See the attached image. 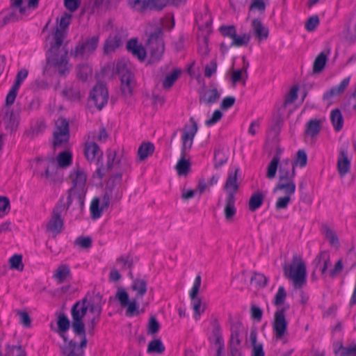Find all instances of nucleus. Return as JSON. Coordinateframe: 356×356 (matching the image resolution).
Masks as SVG:
<instances>
[{
  "instance_id": "obj_1",
  "label": "nucleus",
  "mask_w": 356,
  "mask_h": 356,
  "mask_svg": "<svg viewBox=\"0 0 356 356\" xmlns=\"http://www.w3.org/2000/svg\"><path fill=\"white\" fill-rule=\"evenodd\" d=\"M70 14L65 13L60 19L57 26L49 39L50 48L47 54V65L44 72L53 68L61 76H65L70 71L67 60V50L62 47L67 36V29L71 22Z\"/></svg>"
},
{
  "instance_id": "obj_2",
  "label": "nucleus",
  "mask_w": 356,
  "mask_h": 356,
  "mask_svg": "<svg viewBox=\"0 0 356 356\" xmlns=\"http://www.w3.org/2000/svg\"><path fill=\"white\" fill-rule=\"evenodd\" d=\"M284 276L292 282L295 289H301L307 284L306 265L302 259L295 254L289 264L283 266Z\"/></svg>"
},
{
  "instance_id": "obj_3",
  "label": "nucleus",
  "mask_w": 356,
  "mask_h": 356,
  "mask_svg": "<svg viewBox=\"0 0 356 356\" xmlns=\"http://www.w3.org/2000/svg\"><path fill=\"white\" fill-rule=\"evenodd\" d=\"M72 186L69 189V198L74 197L75 205L81 211L83 207L84 197L86 193V173L79 167L74 168L70 175Z\"/></svg>"
},
{
  "instance_id": "obj_4",
  "label": "nucleus",
  "mask_w": 356,
  "mask_h": 356,
  "mask_svg": "<svg viewBox=\"0 0 356 356\" xmlns=\"http://www.w3.org/2000/svg\"><path fill=\"white\" fill-rule=\"evenodd\" d=\"M279 174V180L274 188V192L282 191L284 195L293 196L296 188L294 181L296 172L290 159L282 161Z\"/></svg>"
},
{
  "instance_id": "obj_5",
  "label": "nucleus",
  "mask_w": 356,
  "mask_h": 356,
  "mask_svg": "<svg viewBox=\"0 0 356 356\" xmlns=\"http://www.w3.org/2000/svg\"><path fill=\"white\" fill-rule=\"evenodd\" d=\"M88 305L86 301L83 302H76L72 308L71 314L72 318V327L74 332L79 335L83 336V339L81 341L79 346L77 345L76 343H74L76 346L82 351L81 356L83 354V350H82L83 348L86 347L87 345V339L86 337V332H85V325L83 322L82 319L83 316L86 314L87 308ZM70 341H67L69 343ZM73 343L74 341H72ZM67 343L65 346L67 345ZM65 347V346H63Z\"/></svg>"
},
{
  "instance_id": "obj_6",
  "label": "nucleus",
  "mask_w": 356,
  "mask_h": 356,
  "mask_svg": "<svg viewBox=\"0 0 356 356\" xmlns=\"http://www.w3.org/2000/svg\"><path fill=\"white\" fill-rule=\"evenodd\" d=\"M184 2V0H127L129 6L139 12H143L147 8L161 10L168 3L178 6Z\"/></svg>"
},
{
  "instance_id": "obj_7",
  "label": "nucleus",
  "mask_w": 356,
  "mask_h": 356,
  "mask_svg": "<svg viewBox=\"0 0 356 356\" xmlns=\"http://www.w3.org/2000/svg\"><path fill=\"white\" fill-rule=\"evenodd\" d=\"M3 22L1 26L17 22L22 17L27 16V8L22 6V0H10V8L3 12Z\"/></svg>"
},
{
  "instance_id": "obj_8",
  "label": "nucleus",
  "mask_w": 356,
  "mask_h": 356,
  "mask_svg": "<svg viewBox=\"0 0 356 356\" xmlns=\"http://www.w3.org/2000/svg\"><path fill=\"white\" fill-rule=\"evenodd\" d=\"M69 138V123L66 119L60 118L56 122V129L54 132V147L57 149L66 147Z\"/></svg>"
},
{
  "instance_id": "obj_9",
  "label": "nucleus",
  "mask_w": 356,
  "mask_h": 356,
  "mask_svg": "<svg viewBox=\"0 0 356 356\" xmlns=\"http://www.w3.org/2000/svg\"><path fill=\"white\" fill-rule=\"evenodd\" d=\"M99 36L94 35L77 44L71 54L75 58H87L96 50L99 43Z\"/></svg>"
},
{
  "instance_id": "obj_10",
  "label": "nucleus",
  "mask_w": 356,
  "mask_h": 356,
  "mask_svg": "<svg viewBox=\"0 0 356 356\" xmlns=\"http://www.w3.org/2000/svg\"><path fill=\"white\" fill-rule=\"evenodd\" d=\"M117 70L120 76L122 93L125 97L131 96L136 86L133 74L122 63L117 64Z\"/></svg>"
},
{
  "instance_id": "obj_11",
  "label": "nucleus",
  "mask_w": 356,
  "mask_h": 356,
  "mask_svg": "<svg viewBox=\"0 0 356 356\" xmlns=\"http://www.w3.org/2000/svg\"><path fill=\"white\" fill-rule=\"evenodd\" d=\"M286 308L277 309L274 314L273 330L276 339H282L287 334L288 321L286 318Z\"/></svg>"
},
{
  "instance_id": "obj_12",
  "label": "nucleus",
  "mask_w": 356,
  "mask_h": 356,
  "mask_svg": "<svg viewBox=\"0 0 356 356\" xmlns=\"http://www.w3.org/2000/svg\"><path fill=\"white\" fill-rule=\"evenodd\" d=\"M115 298L119 301L122 307H127L126 316L132 317L139 314V305L137 303V298L129 300V295L124 289H118Z\"/></svg>"
},
{
  "instance_id": "obj_13",
  "label": "nucleus",
  "mask_w": 356,
  "mask_h": 356,
  "mask_svg": "<svg viewBox=\"0 0 356 356\" xmlns=\"http://www.w3.org/2000/svg\"><path fill=\"white\" fill-rule=\"evenodd\" d=\"M161 35L162 31L159 29L149 35L147 41L151 58L153 60H159L164 51V43Z\"/></svg>"
},
{
  "instance_id": "obj_14",
  "label": "nucleus",
  "mask_w": 356,
  "mask_h": 356,
  "mask_svg": "<svg viewBox=\"0 0 356 356\" xmlns=\"http://www.w3.org/2000/svg\"><path fill=\"white\" fill-rule=\"evenodd\" d=\"M201 282V276L198 275L195 278L193 287L191 289L189 294L191 300L192 307L195 313L194 318L196 320L199 319L201 314H202L205 309V305L202 304L201 299L197 297Z\"/></svg>"
},
{
  "instance_id": "obj_15",
  "label": "nucleus",
  "mask_w": 356,
  "mask_h": 356,
  "mask_svg": "<svg viewBox=\"0 0 356 356\" xmlns=\"http://www.w3.org/2000/svg\"><path fill=\"white\" fill-rule=\"evenodd\" d=\"M38 169L40 175L47 181L52 183L58 179V166L53 159L40 161L38 163Z\"/></svg>"
},
{
  "instance_id": "obj_16",
  "label": "nucleus",
  "mask_w": 356,
  "mask_h": 356,
  "mask_svg": "<svg viewBox=\"0 0 356 356\" xmlns=\"http://www.w3.org/2000/svg\"><path fill=\"white\" fill-rule=\"evenodd\" d=\"M108 93L107 88L102 83L96 84L90 92V100L101 110L108 102Z\"/></svg>"
},
{
  "instance_id": "obj_17",
  "label": "nucleus",
  "mask_w": 356,
  "mask_h": 356,
  "mask_svg": "<svg viewBox=\"0 0 356 356\" xmlns=\"http://www.w3.org/2000/svg\"><path fill=\"white\" fill-rule=\"evenodd\" d=\"M7 105L2 108L0 114V123L5 129L12 133L17 127V115L13 112V110Z\"/></svg>"
},
{
  "instance_id": "obj_18",
  "label": "nucleus",
  "mask_w": 356,
  "mask_h": 356,
  "mask_svg": "<svg viewBox=\"0 0 356 356\" xmlns=\"http://www.w3.org/2000/svg\"><path fill=\"white\" fill-rule=\"evenodd\" d=\"M351 166V159L349 156L348 147H343L339 149L337 159V170L341 177H343L349 172Z\"/></svg>"
},
{
  "instance_id": "obj_19",
  "label": "nucleus",
  "mask_w": 356,
  "mask_h": 356,
  "mask_svg": "<svg viewBox=\"0 0 356 356\" xmlns=\"http://www.w3.org/2000/svg\"><path fill=\"white\" fill-rule=\"evenodd\" d=\"M27 75L28 70L26 69H22L17 72L15 81L6 95V102L7 105H12L14 103L20 86Z\"/></svg>"
},
{
  "instance_id": "obj_20",
  "label": "nucleus",
  "mask_w": 356,
  "mask_h": 356,
  "mask_svg": "<svg viewBox=\"0 0 356 356\" xmlns=\"http://www.w3.org/2000/svg\"><path fill=\"white\" fill-rule=\"evenodd\" d=\"M239 170L236 168L229 172L227 180L224 185V190L227 193L226 197H235L238 187L239 183L238 181V173Z\"/></svg>"
},
{
  "instance_id": "obj_21",
  "label": "nucleus",
  "mask_w": 356,
  "mask_h": 356,
  "mask_svg": "<svg viewBox=\"0 0 356 356\" xmlns=\"http://www.w3.org/2000/svg\"><path fill=\"white\" fill-rule=\"evenodd\" d=\"M192 125L186 130L181 137L182 148L181 155L186 154V151L190 149L193 145L194 137L197 131V124L193 118L190 119Z\"/></svg>"
},
{
  "instance_id": "obj_22",
  "label": "nucleus",
  "mask_w": 356,
  "mask_h": 356,
  "mask_svg": "<svg viewBox=\"0 0 356 356\" xmlns=\"http://www.w3.org/2000/svg\"><path fill=\"white\" fill-rule=\"evenodd\" d=\"M73 204H75L74 197H72L70 199L69 198V195L66 197H62L60 198L59 201L53 209L51 214L62 218V216L67 212L70 206ZM74 209L79 210L76 205H74Z\"/></svg>"
},
{
  "instance_id": "obj_23",
  "label": "nucleus",
  "mask_w": 356,
  "mask_h": 356,
  "mask_svg": "<svg viewBox=\"0 0 356 356\" xmlns=\"http://www.w3.org/2000/svg\"><path fill=\"white\" fill-rule=\"evenodd\" d=\"M350 76L344 78L338 86H334L323 95V99L330 100L332 98L342 95L350 84Z\"/></svg>"
},
{
  "instance_id": "obj_24",
  "label": "nucleus",
  "mask_w": 356,
  "mask_h": 356,
  "mask_svg": "<svg viewBox=\"0 0 356 356\" xmlns=\"http://www.w3.org/2000/svg\"><path fill=\"white\" fill-rule=\"evenodd\" d=\"M220 95V92L215 86H211L210 88L200 94V102L209 106L218 102Z\"/></svg>"
},
{
  "instance_id": "obj_25",
  "label": "nucleus",
  "mask_w": 356,
  "mask_h": 356,
  "mask_svg": "<svg viewBox=\"0 0 356 356\" xmlns=\"http://www.w3.org/2000/svg\"><path fill=\"white\" fill-rule=\"evenodd\" d=\"M127 49L139 60L143 61L145 60L146 57V50L143 46L138 42L136 38H131L127 42Z\"/></svg>"
},
{
  "instance_id": "obj_26",
  "label": "nucleus",
  "mask_w": 356,
  "mask_h": 356,
  "mask_svg": "<svg viewBox=\"0 0 356 356\" xmlns=\"http://www.w3.org/2000/svg\"><path fill=\"white\" fill-rule=\"evenodd\" d=\"M251 31L259 42L266 40L268 37V28L266 27L259 19L252 20Z\"/></svg>"
},
{
  "instance_id": "obj_27",
  "label": "nucleus",
  "mask_w": 356,
  "mask_h": 356,
  "mask_svg": "<svg viewBox=\"0 0 356 356\" xmlns=\"http://www.w3.org/2000/svg\"><path fill=\"white\" fill-rule=\"evenodd\" d=\"M84 153L86 158L90 162L98 161L99 158L102 155L99 146L93 141H86Z\"/></svg>"
},
{
  "instance_id": "obj_28",
  "label": "nucleus",
  "mask_w": 356,
  "mask_h": 356,
  "mask_svg": "<svg viewBox=\"0 0 356 356\" xmlns=\"http://www.w3.org/2000/svg\"><path fill=\"white\" fill-rule=\"evenodd\" d=\"M122 37L120 34L111 35L105 41L104 50L106 54L114 51L117 48L122 44Z\"/></svg>"
},
{
  "instance_id": "obj_29",
  "label": "nucleus",
  "mask_w": 356,
  "mask_h": 356,
  "mask_svg": "<svg viewBox=\"0 0 356 356\" xmlns=\"http://www.w3.org/2000/svg\"><path fill=\"white\" fill-rule=\"evenodd\" d=\"M63 227V218L51 214L49 220L47 223V231L56 236L62 231Z\"/></svg>"
},
{
  "instance_id": "obj_30",
  "label": "nucleus",
  "mask_w": 356,
  "mask_h": 356,
  "mask_svg": "<svg viewBox=\"0 0 356 356\" xmlns=\"http://www.w3.org/2000/svg\"><path fill=\"white\" fill-rule=\"evenodd\" d=\"M70 268L67 264L60 265L54 271L53 277L57 281L58 284H62L64 281L70 276Z\"/></svg>"
},
{
  "instance_id": "obj_31",
  "label": "nucleus",
  "mask_w": 356,
  "mask_h": 356,
  "mask_svg": "<svg viewBox=\"0 0 356 356\" xmlns=\"http://www.w3.org/2000/svg\"><path fill=\"white\" fill-rule=\"evenodd\" d=\"M231 337L229 346H241V337L240 334L243 330L242 325L239 323H233L231 325Z\"/></svg>"
},
{
  "instance_id": "obj_32",
  "label": "nucleus",
  "mask_w": 356,
  "mask_h": 356,
  "mask_svg": "<svg viewBox=\"0 0 356 356\" xmlns=\"http://www.w3.org/2000/svg\"><path fill=\"white\" fill-rule=\"evenodd\" d=\"M57 166L65 168L71 165L72 162V154L69 150H65L60 152L57 157Z\"/></svg>"
},
{
  "instance_id": "obj_33",
  "label": "nucleus",
  "mask_w": 356,
  "mask_h": 356,
  "mask_svg": "<svg viewBox=\"0 0 356 356\" xmlns=\"http://www.w3.org/2000/svg\"><path fill=\"white\" fill-rule=\"evenodd\" d=\"M236 197H226L225 198V216L227 220H232L233 217L236 213L235 207Z\"/></svg>"
},
{
  "instance_id": "obj_34",
  "label": "nucleus",
  "mask_w": 356,
  "mask_h": 356,
  "mask_svg": "<svg viewBox=\"0 0 356 356\" xmlns=\"http://www.w3.org/2000/svg\"><path fill=\"white\" fill-rule=\"evenodd\" d=\"M106 211L100 204V199L99 197H94L90 203V217L93 220L99 219L102 215V212Z\"/></svg>"
},
{
  "instance_id": "obj_35",
  "label": "nucleus",
  "mask_w": 356,
  "mask_h": 356,
  "mask_svg": "<svg viewBox=\"0 0 356 356\" xmlns=\"http://www.w3.org/2000/svg\"><path fill=\"white\" fill-rule=\"evenodd\" d=\"M154 151V145L152 143H143L138 149V156L140 161L146 159Z\"/></svg>"
},
{
  "instance_id": "obj_36",
  "label": "nucleus",
  "mask_w": 356,
  "mask_h": 356,
  "mask_svg": "<svg viewBox=\"0 0 356 356\" xmlns=\"http://www.w3.org/2000/svg\"><path fill=\"white\" fill-rule=\"evenodd\" d=\"M264 200V195L261 192L253 193L249 200L248 207L251 211H255L263 204Z\"/></svg>"
},
{
  "instance_id": "obj_37",
  "label": "nucleus",
  "mask_w": 356,
  "mask_h": 356,
  "mask_svg": "<svg viewBox=\"0 0 356 356\" xmlns=\"http://www.w3.org/2000/svg\"><path fill=\"white\" fill-rule=\"evenodd\" d=\"M131 288L136 292V298H142L147 292V282L143 279H135L133 281Z\"/></svg>"
},
{
  "instance_id": "obj_38",
  "label": "nucleus",
  "mask_w": 356,
  "mask_h": 356,
  "mask_svg": "<svg viewBox=\"0 0 356 356\" xmlns=\"http://www.w3.org/2000/svg\"><path fill=\"white\" fill-rule=\"evenodd\" d=\"M250 340L252 346V356H264L263 346L257 343V334L255 331L250 332Z\"/></svg>"
},
{
  "instance_id": "obj_39",
  "label": "nucleus",
  "mask_w": 356,
  "mask_h": 356,
  "mask_svg": "<svg viewBox=\"0 0 356 356\" xmlns=\"http://www.w3.org/2000/svg\"><path fill=\"white\" fill-rule=\"evenodd\" d=\"M330 120L335 131L341 130L343 126V118L339 109L336 108L332 111Z\"/></svg>"
},
{
  "instance_id": "obj_40",
  "label": "nucleus",
  "mask_w": 356,
  "mask_h": 356,
  "mask_svg": "<svg viewBox=\"0 0 356 356\" xmlns=\"http://www.w3.org/2000/svg\"><path fill=\"white\" fill-rule=\"evenodd\" d=\"M315 261L316 262L317 266H322L321 269V273L323 274L325 273L330 264L329 253L327 252H321L315 259Z\"/></svg>"
},
{
  "instance_id": "obj_41",
  "label": "nucleus",
  "mask_w": 356,
  "mask_h": 356,
  "mask_svg": "<svg viewBox=\"0 0 356 356\" xmlns=\"http://www.w3.org/2000/svg\"><path fill=\"white\" fill-rule=\"evenodd\" d=\"M327 60V56L325 52H321L316 58L314 65L313 70L315 73H318L323 70Z\"/></svg>"
},
{
  "instance_id": "obj_42",
  "label": "nucleus",
  "mask_w": 356,
  "mask_h": 356,
  "mask_svg": "<svg viewBox=\"0 0 356 356\" xmlns=\"http://www.w3.org/2000/svg\"><path fill=\"white\" fill-rule=\"evenodd\" d=\"M181 73V70L179 69H174L172 72L168 74L163 82V86L165 88H170L174 83L176 81V80L178 79V77L180 76Z\"/></svg>"
},
{
  "instance_id": "obj_43",
  "label": "nucleus",
  "mask_w": 356,
  "mask_h": 356,
  "mask_svg": "<svg viewBox=\"0 0 356 356\" xmlns=\"http://www.w3.org/2000/svg\"><path fill=\"white\" fill-rule=\"evenodd\" d=\"M320 131V121L311 120L306 125V134L312 137L316 136Z\"/></svg>"
},
{
  "instance_id": "obj_44",
  "label": "nucleus",
  "mask_w": 356,
  "mask_h": 356,
  "mask_svg": "<svg viewBox=\"0 0 356 356\" xmlns=\"http://www.w3.org/2000/svg\"><path fill=\"white\" fill-rule=\"evenodd\" d=\"M165 350V346L160 339H154L149 341L147 346V352L149 353L161 354Z\"/></svg>"
},
{
  "instance_id": "obj_45",
  "label": "nucleus",
  "mask_w": 356,
  "mask_h": 356,
  "mask_svg": "<svg viewBox=\"0 0 356 356\" xmlns=\"http://www.w3.org/2000/svg\"><path fill=\"white\" fill-rule=\"evenodd\" d=\"M64 356H80L82 351L72 341H70L68 344L62 348Z\"/></svg>"
},
{
  "instance_id": "obj_46",
  "label": "nucleus",
  "mask_w": 356,
  "mask_h": 356,
  "mask_svg": "<svg viewBox=\"0 0 356 356\" xmlns=\"http://www.w3.org/2000/svg\"><path fill=\"white\" fill-rule=\"evenodd\" d=\"M322 232L325 235L327 240L332 246H337L339 245V240L335 232L330 228L328 226L325 225L323 227Z\"/></svg>"
},
{
  "instance_id": "obj_47",
  "label": "nucleus",
  "mask_w": 356,
  "mask_h": 356,
  "mask_svg": "<svg viewBox=\"0 0 356 356\" xmlns=\"http://www.w3.org/2000/svg\"><path fill=\"white\" fill-rule=\"evenodd\" d=\"M250 40V36L249 34L244 33L243 35H238L236 33L235 36L233 38L230 46L235 47H242L247 45Z\"/></svg>"
},
{
  "instance_id": "obj_48",
  "label": "nucleus",
  "mask_w": 356,
  "mask_h": 356,
  "mask_svg": "<svg viewBox=\"0 0 356 356\" xmlns=\"http://www.w3.org/2000/svg\"><path fill=\"white\" fill-rule=\"evenodd\" d=\"M279 162V156H275L267 168L266 177L268 179H272L275 177Z\"/></svg>"
},
{
  "instance_id": "obj_49",
  "label": "nucleus",
  "mask_w": 356,
  "mask_h": 356,
  "mask_svg": "<svg viewBox=\"0 0 356 356\" xmlns=\"http://www.w3.org/2000/svg\"><path fill=\"white\" fill-rule=\"evenodd\" d=\"M334 352L335 354L339 356H356V344H351L348 346H341Z\"/></svg>"
},
{
  "instance_id": "obj_50",
  "label": "nucleus",
  "mask_w": 356,
  "mask_h": 356,
  "mask_svg": "<svg viewBox=\"0 0 356 356\" xmlns=\"http://www.w3.org/2000/svg\"><path fill=\"white\" fill-rule=\"evenodd\" d=\"M77 76L82 80H86L92 74V68L88 64L79 65L76 67Z\"/></svg>"
},
{
  "instance_id": "obj_51",
  "label": "nucleus",
  "mask_w": 356,
  "mask_h": 356,
  "mask_svg": "<svg viewBox=\"0 0 356 356\" xmlns=\"http://www.w3.org/2000/svg\"><path fill=\"white\" fill-rule=\"evenodd\" d=\"M10 268L17 270H22L24 265L22 264V256L15 254L9 259Z\"/></svg>"
},
{
  "instance_id": "obj_52",
  "label": "nucleus",
  "mask_w": 356,
  "mask_h": 356,
  "mask_svg": "<svg viewBox=\"0 0 356 356\" xmlns=\"http://www.w3.org/2000/svg\"><path fill=\"white\" fill-rule=\"evenodd\" d=\"M291 161L293 164L294 167L295 165H299L301 168L305 167L307 162V156L306 152L303 149H299L297 152L295 161L293 162L291 160Z\"/></svg>"
},
{
  "instance_id": "obj_53",
  "label": "nucleus",
  "mask_w": 356,
  "mask_h": 356,
  "mask_svg": "<svg viewBox=\"0 0 356 356\" xmlns=\"http://www.w3.org/2000/svg\"><path fill=\"white\" fill-rule=\"evenodd\" d=\"M185 156L181 155V159L178 161L176 168L179 175H185L189 170L190 163L185 159Z\"/></svg>"
},
{
  "instance_id": "obj_54",
  "label": "nucleus",
  "mask_w": 356,
  "mask_h": 356,
  "mask_svg": "<svg viewBox=\"0 0 356 356\" xmlns=\"http://www.w3.org/2000/svg\"><path fill=\"white\" fill-rule=\"evenodd\" d=\"M120 0H95V6L102 9H108L115 6Z\"/></svg>"
},
{
  "instance_id": "obj_55",
  "label": "nucleus",
  "mask_w": 356,
  "mask_h": 356,
  "mask_svg": "<svg viewBox=\"0 0 356 356\" xmlns=\"http://www.w3.org/2000/svg\"><path fill=\"white\" fill-rule=\"evenodd\" d=\"M293 196L284 195L282 197H280L275 203V208L277 210L285 209L291 201Z\"/></svg>"
},
{
  "instance_id": "obj_56",
  "label": "nucleus",
  "mask_w": 356,
  "mask_h": 356,
  "mask_svg": "<svg viewBox=\"0 0 356 356\" xmlns=\"http://www.w3.org/2000/svg\"><path fill=\"white\" fill-rule=\"evenodd\" d=\"M251 282L256 284L259 287H264L268 282L267 277L261 273H254L251 278Z\"/></svg>"
},
{
  "instance_id": "obj_57",
  "label": "nucleus",
  "mask_w": 356,
  "mask_h": 356,
  "mask_svg": "<svg viewBox=\"0 0 356 356\" xmlns=\"http://www.w3.org/2000/svg\"><path fill=\"white\" fill-rule=\"evenodd\" d=\"M286 297V293L283 286H280L278 288L277 292L275 296L274 304L275 305L279 307L282 305Z\"/></svg>"
},
{
  "instance_id": "obj_58",
  "label": "nucleus",
  "mask_w": 356,
  "mask_h": 356,
  "mask_svg": "<svg viewBox=\"0 0 356 356\" xmlns=\"http://www.w3.org/2000/svg\"><path fill=\"white\" fill-rule=\"evenodd\" d=\"M222 117V112L217 109L211 115V116L205 121L207 127H211L219 122Z\"/></svg>"
},
{
  "instance_id": "obj_59",
  "label": "nucleus",
  "mask_w": 356,
  "mask_h": 356,
  "mask_svg": "<svg viewBox=\"0 0 356 356\" xmlns=\"http://www.w3.org/2000/svg\"><path fill=\"white\" fill-rule=\"evenodd\" d=\"M57 325L59 331L62 333H64L67 330H68L70 327V321L67 316H65V315H60L58 317Z\"/></svg>"
},
{
  "instance_id": "obj_60",
  "label": "nucleus",
  "mask_w": 356,
  "mask_h": 356,
  "mask_svg": "<svg viewBox=\"0 0 356 356\" xmlns=\"http://www.w3.org/2000/svg\"><path fill=\"white\" fill-rule=\"evenodd\" d=\"M108 137V134L106 133V131L104 128H101L99 129V131L98 134L96 132H91L90 133L88 138H91L92 140H97L100 142H104Z\"/></svg>"
},
{
  "instance_id": "obj_61",
  "label": "nucleus",
  "mask_w": 356,
  "mask_h": 356,
  "mask_svg": "<svg viewBox=\"0 0 356 356\" xmlns=\"http://www.w3.org/2000/svg\"><path fill=\"white\" fill-rule=\"evenodd\" d=\"M318 24H319L318 17L317 15H313L307 19V21L305 24V29L308 31H313L316 29V28L318 26Z\"/></svg>"
},
{
  "instance_id": "obj_62",
  "label": "nucleus",
  "mask_w": 356,
  "mask_h": 356,
  "mask_svg": "<svg viewBox=\"0 0 356 356\" xmlns=\"http://www.w3.org/2000/svg\"><path fill=\"white\" fill-rule=\"evenodd\" d=\"M10 210V202L6 197H0V216H3Z\"/></svg>"
},
{
  "instance_id": "obj_63",
  "label": "nucleus",
  "mask_w": 356,
  "mask_h": 356,
  "mask_svg": "<svg viewBox=\"0 0 356 356\" xmlns=\"http://www.w3.org/2000/svg\"><path fill=\"white\" fill-rule=\"evenodd\" d=\"M298 86H293L285 97L284 105L292 104L298 97Z\"/></svg>"
},
{
  "instance_id": "obj_64",
  "label": "nucleus",
  "mask_w": 356,
  "mask_h": 356,
  "mask_svg": "<svg viewBox=\"0 0 356 356\" xmlns=\"http://www.w3.org/2000/svg\"><path fill=\"white\" fill-rule=\"evenodd\" d=\"M220 31L223 36L228 37L232 40L236 33V29L234 26H221L220 28Z\"/></svg>"
}]
</instances>
